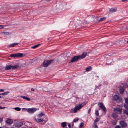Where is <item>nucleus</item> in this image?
I'll return each mask as SVG.
<instances>
[{
  "label": "nucleus",
  "instance_id": "f257e3e1",
  "mask_svg": "<svg viewBox=\"0 0 128 128\" xmlns=\"http://www.w3.org/2000/svg\"><path fill=\"white\" fill-rule=\"evenodd\" d=\"M84 106V105H83L81 104H79L78 105L76 106L74 109H71L70 112L71 113H76L80 110Z\"/></svg>",
  "mask_w": 128,
  "mask_h": 128
},
{
  "label": "nucleus",
  "instance_id": "f03ea898",
  "mask_svg": "<svg viewBox=\"0 0 128 128\" xmlns=\"http://www.w3.org/2000/svg\"><path fill=\"white\" fill-rule=\"evenodd\" d=\"M54 61V60H45L43 62L44 66L46 67L51 64Z\"/></svg>",
  "mask_w": 128,
  "mask_h": 128
},
{
  "label": "nucleus",
  "instance_id": "7ed1b4c3",
  "mask_svg": "<svg viewBox=\"0 0 128 128\" xmlns=\"http://www.w3.org/2000/svg\"><path fill=\"white\" fill-rule=\"evenodd\" d=\"M98 105L100 108L102 109L104 112L106 113V109L102 102H99Z\"/></svg>",
  "mask_w": 128,
  "mask_h": 128
},
{
  "label": "nucleus",
  "instance_id": "20e7f679",
  "mask_svg": "<svg viewBox=\"0 0 128 128\" xmlns=\"http://www.w3.org/2000/svg\"><path fill=\"white\" fill-rule=\"evenodd\" d=\"M80 56H75L72 58L70 60V62H75L78 61L79 59Z\"/></svg>",
  "mask_w": 128,
  "mask_h": 128
},
{
  "label": "nucleus",
  "instance_id": "39448f33",
  "mask_svg": "<svg viewBox=\"0 0 128 128\" xmlns=\"http://www.w3.org/2000/svg\"><path fill=\"white\" fill-rule=\"evenodd\" d=\"M37 109L36 108H28L27 111L30 113H33Z\"/></svg>",
  "mask_w": 128,
  "mask_h": 128
},
{
  "label": "nucleus",
  "instance_id": "423d86ee",
  "mask_svg": "<svg viewBox=\"0 0 128 128\" xmlns=\"http://www.w3.org/2000/svg\"><path fill=\"white\" fill-rule=\"evenodd\" d=\"M113 100H115L117 102H120L121 101V99L117 95H114L113 98Z\"/></svg>",
  "mask_w": 128,
  "mask_h": 128
},
{
  "label": "nucleus",
  "instance_id": "0eeeda50",
  "mask_svg": "<svg viewBox=\"0 0 128 128\" xmlns=\"http://www.w3.org/2000/svg\"><path fill=\"white\" fill-rule=\"evenodd\" d=\"M87 55V53L86 52H82V53L81 55H79L78 56H80V59L84 58H85Z\"/></svg>",
  "mask_w": 128,
  "mask_h": 128
},
{
  "label": "nucleus",
  "instance_id": "6e6552de",
  "mask_svg": "<svg viewBox=\"0 0 128 128\" xmlns=\"http://www.w3.org/2000/svg\"><path fill=\"white\" fill-rule=\"evenodd\" d=\"M120 123L122 126L123 127H126L127 126V124L124 121H120Z\"/></svg>",
  "mask_w": 128,
  "mask_h": 128
},
{
  "label": "nucleus",
  "instance_id": "1a4fd4ad",
  "mask_svg": "<svg viewBox=\"0 0 128 128\" xmlns=\"http://www.w3.org/2000/svg\"><path fill=\"white\" fill-rule=\"evenodd\" d=\"M22 124V123L21 122H18L16 123L15 124L16 126L17 127H20L21 126Z\"/></svg>",
  "mask_w": 128,
  "mask_h": 128
},
{
  "label": "nucleus",
  "instance_id": "9d476101",
  "mask_svg": "<svg viewBox=\"0 0 128 128\" xmlns=\"http://www.w3.org/2000/svg\"><path fill=\"white\" fill-rule=\"evenodd\" d=\"M117 8H110L109 11L112 12H114L116 11Z\"/></svg>",
  "mask_w": 128,
  "mask_h": 128
},
{
  "label": "nucleus",
  "instance_id": "9b49d317",
  "mask_svg": "<svg viewBox=\"0 0 128 128\" xmlns=\"http://www.w3.org/2000/svg\"><path fill=\"white\" fill-rule=\"evenodd\" d=\"M13 122V120L12 119H8L6 120V122L8 124H12V123Z\"/></svg>",
  "mask_w": 128,
  "mask_h": 128
},
{
  "label": "nucleus",
  "instance_id": "f8f14e48",
  "mask_svg": "<svg viewBox=\"0 0 128 128\" xmlns=\"http://www.w3.org/2000/svg\"><path fill=\"white\" fill-rule=\"evenodd\" d=\"M67 123L66 122H62L61 124V126L63 128H64L66 125Z\"/></svg>",
  "mask_w": 128,
  "mask_h": 128
},
{
  "label": "nucleus",
  "instance_id": "ddd939ff",
  "mask_svg": "<svg viewBox=\"0 0 128 128\" xmlns=\"http://www.w3.org/2000/svg\"><path fill=\"white\" fill-rule=\"evenodd\" d=\"M20 97L28 101H30V98L24 96H21Z\"/></svg>",
  "mask_w": 128,
  "mask_h": 128
},
{
  "label": "nucleus",
  "instance_id": "4468645a",
  "mask_svg": "<svg viewBox=\"0 0 128 128\" xmlns=\"http://www.w3.org/2000/svg\"><path fill=\"white\" fill-rule=\"evenodd\" d=\"M12 66L9 65L6 66V67L5 69L6 70L12 69Z\"/></svg>",
  "mask_w": 128,
  "mask_h": 128
},
{
  "label": "nucleus",
  "instance_id": "2eb2a0df",
  "mask_svg": "<svg viewBox=\"0 0 128 128\" xmlns=\"http://www.w3.org/2000/svg\"><path fill=\"white\" fill-rule=\"evenodd\" d=\"M12 69L15 70L17 68H19V66H18V65L14 66H12Z\"/></svg>",
  "mask_w": 128,
  "mask_h": 128
},
{
  "label": "nucleus",
  "instance_id": "dca6fc26",
  "mask_svg": "<svg viewBox=\"0 0 128 128\" xmlns=\"http://www.w3.org/2000/svg\"><path fill=\"white\" fill-rule=\"evenodd\" d=\"M92 69V68L91 66H89L86 69V70L87 71H89L91 70Z\"/></svg>",
  "mask_w": 128,
  "mask_h": 128
},
{
  "label": "nucleus",
  "instance_id": "f3484780",
  "mask_svg": "<svg viewBox=\"0 0 128 128\" xmlns=\"http://www.w3.org/2000/svg\"><path fill=\"white\" fill-rule=\"evenodd\" d=\"M16 57H21L22 56L23 54L21 53H16Z\"/></svg>",
  "mask_w": 128,
  "mask_h": 128
},
{
  "label": "nucleus",
  "instance_id": "a211bd4d",
  "mask_svg": "<svg viewBox=\"0 0 128 128\" xmlns=\"http://www.w3.org/2000/svg\"><path fill=\"white\" fill-rule=\"evenodd\" d=\"M36 120L37 122H43L44 121V120L42 118H40V119H36Z\"/></svg>",
  "mask_w": 128,
  "mask_h": 128
},
{
  "label": "nucleus",
  "instance_id": "6ab92c4d",
  "mask_svg": "<svg viewBox=\"0 0 128 128\" xmlns=\"http://www.w3.org/2000/svg\"><path fill=\"white\" fill-rule=\"evenodd\" d=\"M18 43H13L12 44H10L9 46L10 47H13L15 46L16 45H18Z\"/></svg>",
  "mask_w": 128,
  "mask_h": 128
},
{
  "label": "nucleus",
  "instance_id": "aec40b11",
  "mask_svg": "<svg viewBox=\"0 0 128 128\" xmlns=\"http://www.w3.org/2000/svg\"><path fill=\"white\" fill-rule=\"evenodd\" d=\"M8 93L9 92H5L4 93H1L0 94V95L4 96L6 95H7Z\"/></svg>",
  "mask_w": 128,
  "mask_h": 128
},
{
  "label": "nucleus",
  "instance_id": "412c9836",
  "mask_svg": "<svg viewBox=\"0 0 128 128\" xmlns=\"http://www.w3.org/2000/svg\"><path fill=\"white\" fill-rule=\"evenodd\" d=\"M44 114L42 112L38 114V116L39 117L41 118L42 117V116H44Z\"/></svg>",
  "mask_w": 128,
  "mask_h": 128
},
{
  "label": "nucleus",
  "instance_id": "4be33fe9",
  "mask_svg": "<svg viewBox=\"0 0 128 128\" xmlns=\"http://www.w3.org/2000/svg\"><path fill=\"white\" fill-rule=\"evenodd\" d=\"M106 19V17H103L102 18H100V20H99V22H100Z\"/></svg>",
  "mask_w": 128,
  "mask_h": 128
},
{
  "label": "nucleus",
  "instance_id": "5701e85b",
  "mask_svg": "<svg viewBox=\"0 0 128 128\" xmlns=\"http://www.w3.org/2000/svg\"><path fill=\"white\" fill-rule=\"evenodd\" d=\"M40 44H37L35 45H34L32 47V48H36L38 46H40Z\"/></svg>",
  "mask_w": 128,
  "mask_h": 128
},
{
  "label": "nucleus",
  "instance_id": "b1692460",
  "mask_svg": "<svg viewBox=\"0 0 128 128\" xmlns=\"http://www.w3.org/2000/svg\"><path fill=\"white\" fill-rule=\"evenodd\" d=\"M14 109L18 111H20L21 110V108H20L18 107L15 108Z\"/></svg>",
  "mask_w": 128,
  "mask_h": 128
},
{
  "label": "nucleus",
  "instance_id": "393cba45",
  "mask_svg": "<svg viewBox=\"0 0 128 128\" xmlns=\"http://www.w3.org/2000/svg\"><path fill=\"white\" fill-rule=\"evenodd\" d=\"M99 121L98 118L96 117V119H95L94 121V123H96V122H98Z\"/></svg>",
  "mask_w": 128,
  "mask_h": 128
},
{
  "label": "nucleus",
  "instance_id": "a878e982",
  "mask_svg": "<svg viewBox=\"0 0 128 128\" xmlns=\"http://www.w3.org/2000/svg\"><path fill=\"white\" fill-rule=\"evenodd\" d=\"M16 54H11L10 56L11 57H16Z\"/></svg>",
  "mask_w": 128,
  "mask_h": 128
},
{
  "label": "nucleus",
  "instance_id": "bb28decb",
  "mask_svg": "<svg viewBox=\"0 0 128 128\" xmlns=\"http://www.w3.org/2000/svg\"><path fill=\"white\" fill-rule=\"evenodd\" d=\"M120 92L121 94H123L124 92V90L123 88H121L120 90Z\"/></svg>",
  "mask_w": 128,
  "mask_h": 128
},
{
  "label": "nucleus",
  "instance_id": "cd10ccee",
  "mask_svg": "<svg viewBox=\"0 0 128 128\" xmlns=\"http://www.w3.org/2000/svg\"><path fill=\"white\" fill-rule=\"evenodd\" d=\"M78 118H76L75 119H74L73 122H76L78 121Z\"/></svg>",
  "mask_w": 128,
  "mask_h": 128
},
{
  "label": "nucleus",
  "instance_id": "c85d7f7f",
  "mask_svg": "<svg viewBox=\"0 0 128 128\" xmlns=\"http://www.w3.org/2000/svg\"><path fill=\"white\" fill-rule=\"evenodd\" d=\"M84 125V123L83 122H81L80 124L79 127L80 128L82 127Z\"/></svg>",
  "mask_w": 128,
  "mask_h": 128
},
{
  "label": "nucleus",
  "instance_id": "c756f323",
  "mask_svg": "<svg viewBox=\"0 0 128 128\" xmlns=\"http://www.w3.org/2000/svg\"><path fill=\"white\" fill-rule=\"evenodd\" d=\"M93 126L94 128H98V126L96 123H94V124L93 125Z\"/></svg>",
  "mask_w": 128,
  "mask_h": 128
},
{
  "label": "nucleus",
  "instance_id": "7c9ffc66",
  "mask_svg": "<svg viewBox=\"0 0 128 128\" xmlns=\"http://www.w3.org/2000/svg\"><path fill=\"white\" fill-rule=\"evenodd\" d=\"M95 114L97 116H98L99 115L98 113V110H96L95 111Z\"/></svg>",
  "mask_w": 128,
  "mask_h": 128
},
{
  "label": "nucleus",
  "instance_id": "2f4dec72",
  "mask_svg": "<svg viewBox=\"0 0 128 128\" xmlns=\"http://www.w3.org/2000/svg\"><path fill=\"white\" fill-rule=\"evenodd\" d=\"M112 44V43H108L106 44V46L108 47H110L109 45H111Z\"/></svg>",
  "mask_w": 128,
  "mask_h": 128
},
{
  "label": "nucleus",
  "instance_id": "473e14b6",
  "mask_svg": "<svg viewBox=\"0 0 128 128\" xmlns=\"http://www.w3.org/2000/svg\"><path fill=\"white\" fill-rule=\"evenodd\" d=\"M124 113L127 115L128 116V111L127 110H125L124 112Z\"/></svg>",
  "mask_w": 128,
  "mask_h": 128
},
{
  "label": "nucleus",
  "instance_id": "72a5a7b5",
  "mask_svg": "<svg viewBox=\"0 0 128 128\" xmlns=\"http://www.w3.org/2000/svg\"><path fill=\"white\" fill-rule=\"evenodd\" d=\"M126 102L128 104V98H127L125 99Z\"/></svg>",
  "mask_w": 128,
  "mask_h": 128
},
{
  "label": "nucleus",
  "instance_id": "f704fd0d",
  "mask_svg": "<svg viewBox=\"0 0 128 128\" xmlns=\"http://www.w3.org/2000/svg\"><path fill=\"white\" fill-rule=\"evenodd\" d=\"M91 108H90L89 109V110H88V113L89 114H90V113L91 112Z\"/></svg>",
  "mask_w": 128,
  "mask_h": 128
},
{
  "label": "nucleus",
  "instance_id": "c9c22d12",
  "mask_svg": "<svg viewBox=\"0 0 128 128\" xmlns=\"http://www.w3.org/2000/svg\"><path fill=\"white\" fill-rule=\"evenodd\" d=\"M4 27V26L2 25H0V29H2Z\"/></svg>",
  "mask_w": 128,
  "mask_h": 128
},
{
  "label": "nucleus",
  "instance_id": "e433bc0d",
  "mask_svg": "<svg viewBox=\"0 0 128 128\" xmlns=\"http://www.w3.org/2000/svg\"><path fill=\"white\" fill-rule=\"evenodd\" d=\"M115 128H120V127L119 126H116L115 127Z\"/></svg>",
  "mask_w": 128,
  "mask_h": 128
},
{
  "label": "nucleus",
  "instance_id": "4c0bfd02",
  "mask_svg": "<svg viewBox=\"0 0 128 128\" xmlns=\"http://www.w3.org/2000/svg\"><path fill=\"white\" fill-rule=\"evenodd\" d=\"M68 128L67 127H66V128H70V126H71L70 124H68Z\"/></svg>",
  "mask_w": 128,
  "mask_h": 128
},
{
  "label": "nucleus",
  "instance_id": "58836bf2",
  "mask_svg": "<svg viewBox=\"0 0 128 128\" xmlns=\"http://www.w3.org/2000/svg\"><path fill=\"white\" fill-rule=\"evenodd\" d=\"M4 91V90L3 89H0V92H3Z\"/></svg>",
  "mask_w": 128,
  "mask_h": 128
},
{
  "label": "nucleus",
  "instance_id": "ea45409f",
  "mask_svg": "<svg viewBox=\"0 0 128 128\" xmlns=\"http://www.w3.org/2000/svg\"><path fill=\"white\" fill-rule=\"evenodd\" d=\"M116 110H118L119 111H121V110L119 108H117L116 109Z\"/></svg>",
  "mask_w": 128,
  "mask_h": 128
},
{
  "label": "nucleus",
  "instance_id": "a19ab883",
  "mask_svg": "<svg viewBox=\"0 0 128 128\" xmlns=\"http://www.w3.org/2000/svg\"><path fill=\"white\" fill-rule=\"evenodd\" d=\"M5 107H2V106H0V109H3V108H5Z\"/></svg>",
  "mask_w": 128,
  "mask_h": 128
},
{
  "label": "nucleus",
  "instance_id": "79ce46f5",
  "mask_svg": "<svg viewBox=\"0 0 128 128\" xmlns=\"http://www.w3.org/2000/svg\"><path fill=\"white\" fill-rule=\"evenodd\" d=\"M31 90L32 91H34L35 90L34 88H31Z\"/></svg>",
  "mask_w": 128,
  "mask_h": 128
},
{
  "label": "nucleus",
  "instance_id": "37998d69",
  "mask_svg": "<svg viewBox=\"0 0 128 128\" xmlns=\"http://www.w3.org/2000/svg\"><path fill=\"white\" fill-rule=\"evenodd\" d=\"M128 0H122V1L123 2H125L127 1Z\"/></svg>",
  "mask_w": 128,
  "mask_h": 128
},
{
  "label": "nucleus",
  "instance_id": "c03bdc74",
  "mask_svg": "<svg viewBox=\"0 0 128 128\" xmlns=\"http://www.w3.org/2000/svg\"><path fill=\"white\" fill-rule=\"evenodd\" d=\"M2 121V119L1 118H0V122H1Z\"/></svg>",
  "mask_w": 128,
  "mask_h": 128
},
{
  "label": "nucleus",
  "instance_id": "a18cd8bd",
  "mask_svg": "<svg viewBox=\"0 0 128 128\" xmlns=\"http://www.w3.org/2000/svg\"><path fill=\"white\" fill-rule=\"evenodd\" d=\"M126 43H127V44L128 43V40L127 41Z\"/></svg>",
  "mask_w": 128,
  "mask_h": 128
},
{
  "label": "nucleus",
  "instance_id": "49530a36",
  "mask_svg": "<svg viewBox=\"0 0 128 128\" xmlns=\"http://www.w3.org/2000/svg\"><path fill=\"white\" fill-rule=\"evenodd\" d=\"M108 64L106 63V64Z\"/></svg>",
  "mask_w": 128,
  "mask_h": 128
},
{
  "label": "nucleus",
  "instance_id": "de8ad7c7",
  "mask_svg": "<svg viewBox=\"0 0 128 128\" xmlns=\"http://www.w3.org/2000/svg\"><path fill=\"white\" fill-rule=\"evenodd\" d=\"M73 125H74V123H73V124H72V126H73Z\"/></svg>",
  "mask_w": 128,
  "mask_h": 128
},
{
  "label": "nucleus",
  "instance_id": "09e8293b",
  "mask_svg": "<svg viewBox=\"0 0 128 128\" xmlns=\"http://www.w3.org/2000/svg\"><path fill=\"white\" fill-rule=\"evenodd\" d=\"M1 98V96H0V98Z\"/></svg>",
  "mask_w": 128,
  "mask_h": 128
},
{
  "label": "nucleus",
  "instance_id": "8fccbe9b",
  "mask_svg": "<svg viewBox=\"0 0 128 128\" xmlns=\"http://www.w3.org/2000/svg\"><path fill=\"white\" fill-rule=\"evenodd\" d=\"M127 110H128V107L127 108Z\"/></svg>",
  "mask_w": 128,
  "mask_h": 128
},
{
  "label": "nucleus",
  "instance_id": "3c124183",
  "mask_svg": "<svg viewBox=\"0 0 128 128\" xmlns=\"http://www.w3.org/2000/svg\"><path fill=\"white\" fill-rule=\"evenodd\" d=\"M0 128H2V127H0Z\"/></svg>",
  "mask_w": 128,
  "mask_h": 128
},
{
  "label": "nucleus",
  "instance_id": "603ef678",
  "mask_svg": "<svg viewBox=\"0 0 128 128\" xmlns=\"http://www.w3.org/2000/svg\"><path fill=\"white\" fill-rule=\"evenodd\" d=\"M93 128H94V127H93Z\"/></svg>",
  "mask_w": 128,
  "mask_h": 128
}]
</instances>
